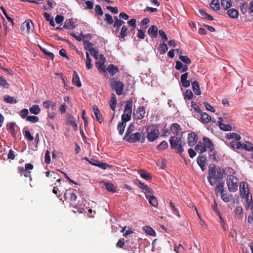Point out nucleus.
I'll return each mask as SVG.
<instances>
[{
    "mask_svg": "<svg viewBox=\"0 0 253 253\" xmlns=\"http://www.w3.org/2000/svg\"><path fill=\"white\" fill-rule=\"evenodd\" d=\"M216 166L214 164H210L209 166V175L207 178L211 186H213L217 181V178H216Z\"/></svg>",
    "mask_w": 253,
    "mask_h": 253,
    "instance_id": "1",
    "label": "nucleus"
},
{
    "mask_svg": "<svg viewBox=\"0 0 253 253\" xmlns=\"http://www.w3.org/2000/svg\"><path fill=\"white\" fill-rule=\"evenodd\" d=\"M132 100H129L126 101L125 107L124 114L122 115L121 120L130 121L132 114Z\"/></svg>",
    "mask_w": 253,
    "mask_h": 253,
    "instance_id": "2",
    "label": "nucleus"
},
{
    "mask_svg": "<svg viewBox=\"0 0 253 253\" xmlns=\"http://www.w3.org/2000/svg\"><path fill=\"white\" fill-rule=\"evenodd\" d=\"M238 179L234 175H229L227 177V185L230 192H235L238 189Z\"/></svg>",
    "mask_w": 253,
    "mask_h": 253,
    "instance_id": "3",
    "label": "nucleus"
},
{
    "mask_svg": "<svg viewBox=\"0 0 253 253\" xmlns=\"http://www.w3.org/2000/svg\"><path fill=\"white\" fill-rule=\"evenodd\" d=\"M65 200L72 204L76 205V200L77 196L75 193L74 189H69L66 190L64 194Z\"/></svg>",
    "mask_w": 253,
    "mask_h": 253,
    "instance_id": "4",
    "label": "nucleus"
},
{
    "mask_svg": "<svg viewBox=\"0 0 253 253\" xmlns=\"http://www.w3.org/2000/svg\"><path fill=\"white\" fill-rule=\"evenodd\" d=\"M240 192L242 198H246L247 201L249 200L250 193L248 185L246 182L242 181L240 183Z\"/></svg>",
    "mask_w": 253,
    "mask_h": 253,
    "instance_id": "5",
    "label": "nucleus"
},
{
    "mask_svg": "<svg viewBox=\"0 0 253 253\" xmlns=\"http://www.w3.org/2000/svg\"><path fill=\"white\" fill-rule=\"evenodd\" d=\"M105 58L102 54L100 55V60L96 62V67L99 72L102 73L104 76L108 75L106 72V69L104 65Z\"/></svg>",
    "mask_w": 253,
    "mask_h": 253,
    "instance_id": "6",
    "label": "nucleus"
},
{
    "mask_svg": "<svg viewBox=\"0 0 253 253\" xmlns=\"http://www.w3.org/2000/svg\"><path fill=\"white\" fill-rule=\"evenodd\" d=\"M141 134L140 133L137 132L131 134L129 136L126 138V139H125L127 142L129 143H135L137 141H140L143 142L145 140V137H142V139Z\"/></svg>",
    "mask_w": 253,
    "mask_h": 253,
    "instance_id": "7",
    "label": "nucleus"
},
{
    "mask_svg": "<svg viewBox=\"0 0 253 253\" xmlns=\"http://www.w3.org/2000/svg\"><path fill=\"white\" fill-rule=\"evenodd\" d=\"M112 87L118 95H121L123 94L124 88L123 82L118 81L112 82Z\"/></svg>",
    "mask_w": 253,
    "mask_h": 253,
    "instance_id": "8",
    "label": "nucleus"
},
{
    "mask_svg": "<svg viewBox=\"0 0 253 253\" xmlns=\"http://www.w3.org/2000/svg\"><path fill=\"white\" fill-rule=\"evenodd\" d=\"M34 24L31 20H26L21 25V29L23 31L26 30L27 33L33 31Z\"/></svg>",
    "mask_w": 253,
    "mask_h": 253,
    "instance_id": "9",
    "label": "nucleus"
},
{
    "mask_svg": "<svg viewBox=\"0 0 253 253\" xmlns=\"http://www.w3.org/2000/svg\"><path fill=\"white\" fill-rule=\"evenodd\" d=\"M159 134L158 129L155 128L148 132L147 138L150 142H153L158 138Z\"/></svg>",
    "mask_w": 253,
    "mask_h": 253,
    "instance_id": "10",
    "label": "nucleus"
},
{
    "mask_svg": "<svg viewBox=\"0 0 253 253\" xmlns=\"http://www.w3.org/2000/svg\"><path fill=\"white\" fill-rule=\"evenodd\" d=\"M114 19L115 21L113 23V27L116 28V30L115 31V33L117 35L119 33L120 28H121V26L123 25H124L125 22L118 18L117 16H114Z\"/></svg>",
    "mask_w": 253,
    "mask_h": 253,
    "instance_id": "11",
    "label": "nucleus"
},
{
    "mask_svg": "<svg viewBox=\"0 0 253 253\" xmlns=\"http://www.w3.org/2000/svg\"><path fill=\"white\" fill-rule=\"evenodd\" d=\"M145 114V108L144 106L139 107L134 112L133 115L136 119L140 120L144 117Z\"/></svg>",
    "mask_w": 253,
    "mask_h": 253,
    "instance_id": "12",
    "label": "nucleus"
},
{
    "mask_svg": "<svg viewBox=\"0 0 253 253\" xmlns=\"http://www.w3.org/2000/svg\"><path fill=\"white\" fill-rule=\"evenodd\" d=\"M207 159L203 155H200L197 158V162L203 171L206 169V163Z\"/></svg>",
    "mask_w": 253,
    "mask_h": 253,
    "instance_id": "13",
    "label": "nucleus"
},
{
    "mask_svg": "<svg viewBox=\"0 0 253 253\" xmlns=\"http://www.w3.org/2000/svg\"><path fill=\"white\" fill-rule=\"evenodd\" d=\"M197 141V137L194 132H191L188 134L187 138V142L190 146H194Z\"/></svg>",
    "mask_w": 253,
    "mask_h": 253,
    "instance_id": "14",
    "label": "nucleus"
},
{
    "mask_svg": "<svg viewBox=\"0 0 253 253\" xmlns=\"http://www.w3.org/2000/svg\"><path fill=\"white\" fill-rule=\"evenodd\" d=\"M188 73H185L181 75L180 77V81L182 84V85L184 87H188L190 85V82L189 80H187L188 78Z\"/></svg>",
    "mask_w": 253,
    "mask_h": 253,
    "instance_id": "15",
    "label": "nucleus"
},
{
    "mask_svg": "<svg viewBox=\"0 0 253 253\" xmlns=\"http://www.w3.org/2000/svg\"><path fill=\"white\" fill-rule=\"evenodd\" d=\"M148 34L152 38H156L158 36V28L155 25L150 27L148 30Z\"/></svg>",
    "mask_w": 253,
    "mask_h": 253,
    "instance_id": "16",
    "label": "nucleus"
},
{
    "mask_svg": "<svg viewBox=\"0 0 253 253\" xmlns=\"http://www.w3.org/2000/svg\"><path fill=\"white\" fill-rule=\"evenodd\" d=\"M72 82L74 85L78 87L82 86V84L80 80L79 76L76 71H74L73 75Z\"/></svg>",
    "mask_w": 253,
    "mask_h": 253,
    "instance_id": "17",
    "label": "nucleus"
},
{
    "mask_svg": "<svg viewBox=\"0 0 253 253\" xmlns=\"http://www.w3.org/2000/svg\"><path fill=\"white\" fill-rule=\"evenodd\" d=\"M223 121V119L221 117L218 118V126L220 128L224 131H230L232 129V127L230 125H225L222 123Z\"/></svg>",
    "mask_w": 253,
    "mask_h": 253,
    "instance_id": "18",
    "label": "nucleus"
},
{
    "mask_svg": "<svg viewBox=\"0 0 253 253\" xmlns=\"http://www.w3.org/2000/svg\"><path fill=\"white\" fill-rule=\"evenodd\" d=\"M93 110L94 115L97 119V120L100 123H101L103 121V119L102 118V116L101 114L100 111L98 109V107L96 105H94L93 107Z\"/></svg>",
    "mask_w": 253,
    "mask_h": 253,
    "instance_id": "19",
    "label": "nucleus"
},
{
    "mask_svg": "<svg viewBox=\"0 0 253 253\" xmlns=\"http://www.w3.org/2000/svg\"><path fill=\"white\" fill-rule=\"evenodd\" d=\"M146 198L148 200L149 203L154 207H157L158 205V202L157 198L151 195H146Z\"/></svg>",
    "mask_w": 253,
    "mask_h": 253,
    "instance_id": "20",
    "label": "nucleus"
},
{
    "mask_svg": "<svg viewBox=\"0 0 253 253\" xmlns=\"http://www.w3.org/2000/svg\"><path fill=\"white\" fill-rule=\"evenodd\" d=\"M106 70L109 72L111 76L115 75L119 71L118 67L112 64H110L108 66Z\"/></svg>",
    "mask_w": 253,
    "mask_h": 253,
    "instance_id": "21",
    "label": "nucleus"
},
{
    "mask_svg": "<svg viewBox=\"0 0 253 253\" xmlns=\"http://www.w3.org/2000/svg\"><path fill=\"white\" fill-rule=\"evenodd\" d=\"M224 183L223 181L219 180L217 183V185L215 188V193L217 196H218V194L222 193L224 191L223 190Z\"/></svg>",
    "mask_w": 253,
    "mask_h": 253,
    "instance_id": "22",
    "label": "nucleus"
},
{
    "mask_svg": "<svg viewBox=\"0 0 253 253\" xmlns=\"http://www.w3.org/2000/svg\"><path fill=\"white\" fill-rule=\"evenodd\" d=\"M128 121L122 120V121L118 123L117 128L120 135H122L124 133L126 126V123Z\"/></svg>",
    "mask_w": 253,
    "mask_h": 253,
    "instance_id": "23",
    "label": "nucleus"
},
{
    "mask_svg": "<svg viewBox=\"0 0 253 253\" xmlns=\"http://www.w3.org/2000/svg\"><path fill=\"white\" fill-rule=\"evenodd\" d=\"M179 142V139L176 136H171L169 140L170 148H175L176 146L180 143Z\"/></svg>",
    "mask_w": 253,
    "mask_h": 253,
    "instance_id": "24",
    "label": "nucleus"
},
{
    "mask_svg": "<svg viewBox=\"0 0 253 253\" xmlns=\"http://www.w3.org/2000/svg\"><path fill=\"white\" fill-rule=\"evenodd\" d=\"M200 114V121L204 124L208 123L211 120V117L206 113L201 112Z\"/></svg>",
    "mask_w": 253,
    "mask_h": 253,
    "instance_id": "25",
    "label": "nucleus"
},
{
    "mask_svg": "<svg viewBox=\"0 0 253 253\" xmlns=\"http://www.w3.org/2000/svg\"><path fill=\"white\" fill-rule=\"evenodd\" d=\"M203 141L204 142V145L205 146L206 149H211L214 148L213 144L210 138L205 136L203 138Z\"/></svg>",
    "mask_w": 253,
    "mask_h": 253,
    "instance_id": "26",
    "label": "nucleus"
},
{
    "mask_svg": "<svg viewBox=\"0 0 253 253\" xmlns=\"http://www.w3.org/2000/svg\"><path fill=\"white\" fill-rule=\"evenodd\" d=\"M170 129L173 134L178 135L179 133V131L181 130V127L178 124L173 123L170 127Z\"/></svg>",
    "mask_w": 253,
    "mask_h": 253,
    "instance_id": "27",
    "label": "nucleus"
},
{
    "mask_svg": "<svg viewBox=\"0 0 253 253\" xmlns=\"http://www.w3.org/2000/svg\"><path fill=\"white\" fill-rule=\"evenodd\" d=\"M143 230L145 232V233L149 236L153 237H155L156 236L155 231L149 226H144L143 227Z\"/></svg>",
    "mask_w": 253,
    "mask_h": 253,
    "instance_id": "28",
    "label": "nucleus"
},
{
    "mask_svg": "<svg viewBox=\"0 0 253 253\" xmlns=\"http://www.w3.org/2000/svg\"><path fill=\"white\" fill-rule=\"evenodd\" d=\"M200 16L204 19H206L211 21L213 20V18L211 15L208 14L204 10L200 9L199 10Z\"/></svg>",
    "mask_w": 253,
    "mask_h": 253,
    "instance_id": "29",
    "label": "nucleus"
},
{
    "mask_svg": "<svg viewBox=\"0 0 253 253\" xmlns=\"http://www.w3.org/2000/svg\"><path fill=\"white\" fill-rule=\"evenodd\" d=\"M243 209L241 206H237L235 211V214L236 217L240 219L243 218Z\"/></svg>",
    "mask_w": 253,
    "mask_h": 253,
    "instance_id": "30",
    "label": "nucleus"
},
{
    "mask_svg": "<svg viewBox=\"0 0 253 253\" xmlns=\"http://www.w3.org/2000/svg\"><path fill=\"white\" fill-rule=\"evenodd\" d=\"M75 39H76L78 41H84L85 40V37H88L89 39H91V37L90 34H87L86 35H84L82 33H81L79 35H77L76 34H71Z\"/></svg>",
    "mask_w": 253,
    "mask_h": 253,
    "instance_id": "31",
    "label": "nucleus"
},
{
    "mask_svg": "<svg viewBox=\"0 0 253 253\" xmlns=\"http://www.w3.org/2000/svg\"><path fill=\"white\" fill-rule=\"evenodd\" d=\"M227 14L232 18H237L239 16L238 11L234 8H231L227 10Z\"/></svg>",
    "mask_w": 253,
    "mask_h": 253,
    "instance_id": "32",
    "label": "nucleus"
},
{
    "mask_svg": "<svg viewBox=\"0 0 253 253\" xmlns=\"http://www.w3.org/2000/svg\"><path fill=\"white\" fill-rule=\"evenodd\" d=\"M127 30L128 29L127 26L126 25H123L120 32L119 33V35H117V36L120 39H124L127 35Z\"/></svg>",
    "mask_w": 253,
    "mask_h": 253,
    "instance_id": "33",
    "label": "nucleus"
},
{
    "mask_svg": "<svg viewBox=\"0 0 253 253\" xmlns=\"http://www.w3.org/2000/svg\"><path fill=\"white\" fill-rule=\"evenodd\" d=\"M192 85L193 91L195 94L198 95H200L201 92L200 89V86L198 82L196 81L193 82Z\"/></svg>",
    "mask_w": 253,
    "mask_h": 253,
    "instance_id": "34",
    "label": "nucleus"
},
{
    "mask_svg": "<svg viewBox=\"0 0 253 253\" xmlns=\"http://www.w3.org/2000/svg\"><path fill=\"white\" fill-rule=\"evenodd\" d=\"M138 172L142 178L146 180H150L152 179V176L150 173H147L142 169L138 170Z\"/></svg>",
    "mask_w": 253,
    "mask_h": 253,
    "instance_id": "35",
    "label": "nucleus"
},
{
    "mask_svg": "<svg viewBox=\"0 0 253 253\" xmlns=\"http://www.w3.org/2000/svg\"><path fill=\"white\" fill-rule=\"evenodd\" d=\"M67 123L68 125L73 126L76 129L78 127L75 118L71 115H69L67 117Z\"/></svg>",
    "mask_w": 253,
    "mask_h": 253,
    "instance_id": "36",
    "label": "nucleus"
},
{
    "mask_svg": "<svg viewBox=\"0 0 253 253\" xmlns=\"http://www.w3.org/2000/svg\"><path fill=\"white\" fill-rule=\"evenodd\" d=\"M195 150L199 153H203L207 151L206 148H205V146L204 145V144L202 142H199L198 144L195 147Z\"/></svg>",
    "mask_w": 253,
    "mask_h": 253,
    "instance_id": "37",
    "label": "nucleus"
},
{
    "mask_svg": "<svg viewBox=\"0 0 253 253\" xmlns=\"http://www.w3.org/2000/svg\"><path fill=\"white\" fill-rule=\"evenodd\" d=\"M226 137L227 139H235L236 141H239L241 139V136L235 132L227 134Z\"/></svg>",
    "mask_w": 253,
    "mask_h": 253,
    "instance_id": "38",
    "label": "nucleus"
},
{
    "mask_svg": "<svg viewBox=\"0 0 253 253\" xmlns=\"http://www.w3.org/2000/svg\"><path fill=\"white\" fill-rule=\"evenodd\" d=\"M216 152L214 150V148L209 149V157L211 160H212L215 162L217 161L218 158L216 157Z\"/></svg>",
    "mask_w": 253,
    "mask_h": 253,
    "instance_id": "39",
    "label": "nucleus"
},
{
    "mask_svg": "<svg viewBox=\"0 0 253 253\" xmlns=\"http://www.w3.org/2000/svg\"><path fill=\"white\" fill-rule=\"evenodd\" d=\"M210 5V7L214 10L220 9V4L218 0H212Z\"/></svg>",
    "mask_w": 253,
    "mask_h": 253,
    "instance_id": "40",
    "label": "nucleus"
},
{
    "mask_svg": "<svg viewBox=\"0 0 253 253\" xmlns=\"http://www.w3.org/2000/svg\"><path fill=\"white\" fill-rule=\"evenodd\" d=\"M229 146L231 148L238 149L242 147V143L236 140H232L229 143Z\"/></svg>",
    "mask_w": 253,
    "mask_h": 253,
    "instance_id": "41",
    "label": "nucleus"
},
{
    "mask_svg": "<svg viewBox=\"0 0 253 253\" xmlns=\"http://www.w3.org/2000/svg\"><path fill=\"white\" fill-rule=\"evenodd\" d=\"M104 187L109 192L114 193L116 192V187L115 186L109 182H104Z\"/></svg>",
    "mask_w": 253,
    "mask_h": 253,
    "instance_id": "42",
    "label": "nucleus"
},
{
    "mask_svg": "<svg viewBox=\"0 0 253 253\" xmlns=\"http://www.w3.org/2000/svg\"><path fill=\"white\" fill-rule=\"evenodd\" d=\"M30 112L31 113L38 115L41 112V109L39 105H33L30 108Z\"/></svg>",
    "mask_w": 253,
    "mask_h": 253,
    "instance_id": "43",
    "label": "nucleus"
},
{
    "mask_svg": "<svg viewBox=\"0 0 253 253\" xmlns=\"http://www.w3.org/2000/svg\"><path fill=\"white\" fill-rule=\"evenodd\" d=\"M247 143H248V144L242 143V147H241V149L247 151H253V146H252V144L249 142H247Z\"/></svg>",
    "mask_w": 253,
    "mask_h": 253,
    "instance_id": "44",
    "label": "nucleus"
},
{
    "mask_svg": "<svg viewBox=\"0 0 253 253\" xmlns=\"http://www.w3.org/2000/svg\"><path fill=\"white\" fill-rule=\"evenodd\" d=\"M158 49L160 50L161 54H163L168 51V47L167 44L163 42V43L160 44Z\"/></svg>",
    "mask_w": 253,
    "mask_h": 253,
    "instance_id": "45",
    "label": "nucleus"
},
{
    "mask_svg": "<svg viewBox=\"0 0 253 253\" xmlns=\"http://www.w3.org/2000/svg\"><path fill=\"white\" fill-rule=\"evenodd\" d=\"M3 100L5 102L10 103L14 104L17 103V101L13 97H11L8 95H5L3 96Z\"/></svg>",
    "mask_w": 253,
    "mask_h": 253,
    "instance_id": "46",
    "label": "nucleus"
},
{
    "mask_svg": "<svg viewBox=\"0 0 253 253\" xmlns=\"http://www.w3.org/2000/svg\"><path fill=\"white\" fill-rule=\"evenodd\" d=\"M221 4L225 9H227L232 6L231 0H221Z\"/></svg>",
    "mask_w": 253,
    "mask_h": 253,
    "instance_id": "47",
    "label": "nucleus"
},
{
    "mask_svg": "<svg viewBox=\"0 0 253 253\" xmlns=\"http://www.w3.org/2000/svg\"><path fill=\"white\" fill-rule=\"evenodd\" d=\"M169 207L171 208V210H172L173 214H176L178 217H180V215L179 212L178 210L175 207V206L173 203L172 202H170L169 203Z\"/></svg>",
    "mask_w": 253,
    "mask_h": 253,
    "instance_id": "48",
    "label": "nucleus"
},
{
    "mask_svg": "<svg viewBox=\"0 0 253 253\" xmlns=\"http://www.w3.org/2000/svg\"><path fill=\"white\" fill-rule=\"evenodd\" d=\"M42 105L46 109L50 107L53 109L55 106V103L50 100H46L43 102Z\"/></svg>",
    "mask_w": 253,
    "mask_h": 253,
    "instance_id": "49",
    "label": "nucleus"
},
{
    "mask_svg": "<svg viewBox=\"0 0 253 253\" xmlns=\"http://www.w3.org/2000/svg\"><path fill=\"white\" fill-rule=\"evenodd\" d=\"M39 46L44 54L47 55L51 59H53L54 58V55L53 53L48 51L47 49H46L42 47L40 45H39Z\"/></svg>",
    "mask_w": 253,
    "mask_h": 253,
    "instance_id": "50",
    "label": "nucleus"
},
{
    "mask_svg": "<svg viewBox=\"0 0 253 253\" xmlns=\"http://www.w3.org/2000/svg\"><path fill=\"white\" fill-rule=\"evenodd\" d=\"M0 86L3 88H8L9 84L2 76H0Z\"/></svg>",
    "mask_w": 253,
    "mask_h": 253,
    "instance_id": "51",
    "label": "nucleus"
},
{
    "mask_svg": "<svg viewBox=\"0 0 253 253\" xmlns=\"http://www.w3.org/2000/svg\"><path fill=\"white\" fill-rule=\"evenodd\" d=\"M74 23L71 20L66 21L64 25V28L66 29H73L74 28Z\"/></svg>",
    "mask_w": 253,
    "mask_h": 253,
    "instance_id": "52",
    "label": "nucleus"
},
{
    "mask_svg": "<svg viewBox=\"0 0 253 253\" xmlns=\"http://www.w3.org/2000/svg\"><path fill=\"white\" fill-rule=\"evenodd\" d=\"M86 66L88 69L92 68V65L91 62V58L89 57V55L88 52H86Z\"/></svg>",
    "mask_w": 253,
    "mask_h": 253,
    "instance_id": "53",
    "label": "nucleus"
},
{
    "mask_svg": "<svg viewBox=\"0 0 253 253\" xmlns=\"http://www.w3.org/2000/svg\"><path fill=\"white\" fill-rule=\"evenodd\" d=\"M83 42L84 47L85 50L89 51L91 50V49L94 48L92 47V44L91 42H89L88 41H85V40Z\"/></svg>",
    "mask_w": 253,
    "mask_h": 253,
    "instance_id": "54",
    "label": "nucleus"
},
{
    "mask_svg": "<svg viewBox=\"0 0 253 253\" xmlns=\"http://www.w3.org/2000/svg\"><path fill=\"white\" fill-rule=\"evenodd\" d=\"M179 58L182 62H183V63H185L186 64L189 65V64H190L191 63V60L187 56L181 55V56H179Z\"/></svg>",
    "mask_w": 253,
    "mask_h": 253,
    "instance_id": "55",
    "label": "nucleus"
},
{
    "mask_svg": "<svg viewBox=\"0 0 253 253\" xmlns=\"http://www.w3.org/2000/svg\"><path fill=\"white\" fill-rule=\"evenodd\" d=\"M193 96V92H192V91L190 89H188L185 91V92L184 93L185 99L191 100L192 99Z\"/></svg>",
    "mask_w": 253,
    "mask_h": 253,
    "instance_id": "56",
    "label": "nucleus"
},
{
    "mask_svg": "<svg viewBox=\"0 0 253 253\" xmlns=\"http://www.w3.org/2000/svg\"><path fill=\"white\" fill-rule=\"evenodd\" d=\"M44 17H45L46 20L49 22V23L51 25L54 26L55 25L54 22L53 20V18L51 17L50 15L47 12H44L43 13Z\"/></svg>",
    "mask_w": 253,
    "mask_h": 253,
    "instance_id": "57",
    "label": "nucleus"
},
{
    "mask_svg": "<svg viewBox=\"0 0 253 253\" xmlns=\"http://www.w3.org/2000/svg\"><path fill=\"white\" fill-rule=\"evenodd\" d=\"M26 120L32 123H36L39 122V119L36 116H29L26 117Z\"/></svg>",
    "mask_w": 253,
    "mask_h": 253,
    "instance_id": "58",
    "label": "nucleus"
},
{
    "mask_svg": "<svg viewBox=\"0 0 253 253\" xmlns=\"http://www.w3.org/2000/svg\"><path fill=\"white\" fill-rule=\"evenodd\" d=\"M132 127H134V125L133 124L130 125L127 128L125 135L123 138L124 140L126 139V138L131 134V132L133 131V129L132 128Z\"/></svg>",
    "mask_w": 253,
    "mask_h": 253,
    "instance_id": "59",
    "label": "nucleus"
},
{
    "mask_svg": "<svg viewBox=\"0 0 253 253\" xmlns=\"http://www.w3.org/2000/svg\"><path fill=\"white\" fill-rule=\"evenodd\" d=\"M168 147V143L166 141H163L158 146L159 150H165Z\"/></svg>",
    "mask_w": 253,
    "mask_h": 253,
    "instance_id": "60",
    "label": "nucleus"
},
{
    "mask_svg": "<svg viewBox=\"0 0 253 253\" xmlns=\"http://www.w3.org/2000/svg\"><path fill=\"white\" fill-rule=\"evenodd\" d=\"M220 196L221 198L224 202L228 203L230 201V198L227 195V193L225 191H224L221 193Z\"/></svg>",
    "mask_w": 253,
    "mask_h": 253,
    "instance_id": "61",
    "label": "nucleus"
},
{
    "mask_svg": "<svg viewBox=\"0 0 253 253\" xmlns=\"http://www.w3.org/2000/svg\"><path fill=\"white\" fill-rule=\"evenodd\" d=\"M224 170L223 169H219V170L217 171V174H216V178H217V180L218 179H222L224 177Z\"/></svg>",
    "mask_w": 253,
    "mask_h": 253,
    "instance_id": "62",
    "label": "nucleus"
},
{
    "mask_svg": "<svg viewBox=\"0 0 253 253\" xmlns=\"http://www.w3.org/2000/svg\"><path fill=\"white\" fill-rule=\"evenodd\" d=\"M248 4L247 3L243 2L240 3V8L242 13L244 14H246L247 12Z\"/></svg>",
    "mask_w": 253,
    "mask_h": 253,
    "instance_id": "63",
    "label": "nucleus"
},
{
    "mask_svg": "<svg viewBox=\"0 0 253 253\" xmlns=\"http://www.w3.org/2000/svg\"><path fill=\"white\" fill-rule=\"evenodd\" d=\"M105 20L106 21V22L108 24L110 25V24H112L113 23H114L112 17L109 14H108V13L105 14Z\"/></svg>",
    "mask_w": 253,
    "mask_h": 253,
    "instance_id": "64",
    "label": "nucleus"
}]
</instances>
